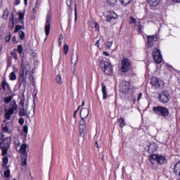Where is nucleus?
<instances>
[{
    "label": "nucleus",
    "mask_w": 180,
    "mask_h": 180,
    "mask_svg": "<svg viewBox=\"0 0 180 180\" xmlns=\"http://www.w3.org/2000/svg\"><path fill=\"white\" fill-rule=\"evenodd\" d=\"M11 136L6 137L4 134V132L0 133V148L1 150V155L3 158H8V157L5 156L8 154V150L11 148Z\"/></svg>",
    "instance_id": "obj_1"
},
{
    "label": "nucleus",
    "mask_w": 180,
    "mask_h": 180,
    "mask_svg": "<svg viewBox=\"0 0 180 180\" xmlns=\"http://www.w3.org/2000/svg\"><path fill=\"white\" fill-rule=\"evenodd\" d=\"M100 68L104 71L106 75H112L113 74V66L112 64L106 60V58H102L99 60Z\"/></svg>",
    "instance_id": "obj_2"
},
{
    "label": "nucleus",
    "mask_w": 180,
    "mask_h": 180,
    "mask_svg": "<svg viewBox=\"0 0 180 180\" xmlns=\"http://www.w3.org/2000/svg\"><path fill=\"white\" fill-rule=\"evenodd\" d=\"M154 115L156 116H159L160 117H162L163 119H166L169 116V110L165 106L158 105L153 108Z\"/></svg>",
    "instance_id": "obj_3"
},
{
    "label": "nucleus",
    "mask_w": 180,
    "mask_h": 180,
    "mask_svg": "<svg viewBox=\"0 0 180 180\" xmlns=\"http://www.w3.org/2000/svg\"><path fill=\"white\" fill-rule=\"evenodd\" d=\"M157 150H158V145L155 142H152L148 146V151L149 154H151L149 155V158H154V157L155 158H165L162 155L154 154V152Z\"/></svg>",
    "instance_id": "obj_4"
},
{
    "label": "nucleus",
    "mask_w": 180,
    "mask_h": 180,
    "mask_svg": "<svg viewBox=\"0 0 180 180\" xmlns=\"http://www.w3.org/2000/svg\"><path fill=\"white\" fill-rule=\"evenodd\" d=\"M18 109V104H16V101L13 100L11 106L8 108L4 109V119L6 120H11V116L15 113V110Z\"/></svg>",
    "instance_id": "obj_5"
},
{
    "label": "nucleus",
    "mask_w": 180,
    "mask_h": 180,
    "mask_svg": "<svg viewBox=\"0 0 180 180\" xmlns=\"http://www.w3.org/2000/svg\"><path fill=\"white\" fill-rule=\"evenodd\" d=\"M158 99L161 103H164L165 105L171 101V95L168 91L162 90L158 94Z\"/></svg>",
    "instance_id": "obj_6"
},
{
    "label": "nucleus",
    "mask_w": 180,
    "mask_h": 180,
    "mask_svg": "<svg viewBox=\"0 0 180 180\" xmlns=\"http://www.w3.org/2000/svg\"><path fill=\"white\" fill-rule=\"evenodd\" d=\"M130 68H131V61H130V59L127 58H122L121 61L120 72H127Z\"/></svg>",
    "instance_id": "obj_7"
},
{
    "label": "nucleus",
    "mask_w": 180,
    "mask_h": 180,
    "mask_svg": "<svg viewBox=\"0 0 180 180\" xmlns=\"http://www.w3.org/2000/svg\"><path fill=\"white\" fill-rule=\"evenodd\" d=\"M146 46L147 47H150L152 49V47H154L155 46V43L158 41V35L154 34V35H148L146 37Z\"/></svg>",
    "instance_id": "obj_8"
},
{
    "label": "nucleus",
    "mask_w": 180,
    "mask_h": 180,
    "mask_svg": "<svg viewBox=\"0 0 180 180\" xmlns=\"http://www.w3.org/2000/svg\"><path fill=\"white\" fill-rule=\"evenodd\" d=\"M153 58L156 64H160L162 61V55H161V51L157 48L153 49Z\"/></svg>",
    "instance_id": "obj_9"
},
{
    "label": "nucleus",
    "mask_w": 180,
    "mask_h": 180,
    "mask_svg": "<svg viewBox=\"0 0 180 180\" xmlns=\"http://www.w3.org/2000/svg\"><path fill=\"white\" fill-rule=\"evenodd\" d=\"M1 88L3 89L4 92H6V95H12L13 91H12V89H11V85L9 83L6 82V79H4L1 83Z\"/></svg>",
    "instance_id": "obj_10"
},
{
    "label": "nucleus",
    "mask_w": 180,
    "mask_h": 180,
    "mask_svg": "<svg viewBox=\"0 0 180 180\" xmlns=\"http://www.w3.org/2000/svg\"><path fill=\"white\" fill-rule=\"evenodd\" d=\"M79 136L84 139L85 131H86V122L85 121V118H81L79 121Z\"/></svg>",
    "instance_id": "obj_11"
},
{
    "label": "nucleus",
    "mask_w": 180,
    "mask_h": 180,
    "mask_svg": "<svg viewBox=\"0 0 180 180\" xmlns=\"http://www.w3.org/2000/svg\"><path fill=\"white\" fill-rule=\"evenodd\" d=\"M51 14H50V13H47L46 15V23H45V34L47 37V36H49V34H50V29H51Z\"/></svg>",
    "instance_id": "obj_12"
},
{
    "label": "nucleus",
    "mask_w": 180,
    "mask_h": 180,
    "mask_svg": "<svg viewBox=\"0 0 180 180\" xmlns=\"http://www.w3.org/2000/svg\"><path fill=\"white\" fill-rule=\"evenodd\" d=\"M146 2L152 11H155L162 4V0H146Z\"/></svg>",
    "instance_id": "obj_13"
},
{
    "label": "nucleus",
    "mask_w": 180,
    "mask_h": 180,
    "mask_svg": "<svg viewBox=\"0 0 180 180\" xmlns=\"http://www.w3.org/2000/svg\"><path fill=\"white\" fill-rule=\"evenodd\" d=\"M115 19H117V14L115 13V11H107L105 15V22H113Z\"/></svg>",
    "instance_id": "obj_14"
},
{
    "label": "nucleus",
    "mask_w": 180,
    "mask_h": 180,
    "mask_svg": "<svg viewBox=\"0 0 180 180\" xmlns=\"http://www.w3.org/2000/svg\"><path fill=\"white\" fill-rule=\"evenodd\" d=\"M120 89L123 94H126L129 89H130V83L127 81H122L120 84Z\"/></svg>",
    "instance_id": "obj_15"
},
{
    "label": "nucleus",
    "mask_w": 180,
    "mask_h": 180,
    "mask_svg": "<svg viewBox=\"0 0 180 180\" xmlns=\"http://www.w3.org/2000/svg\"><path fill=\"white\" fill-rule=\"evenodd\" d=\"M26 76H25V71H20L18 87L20 88L22 85L26 86Z\"/></svg>",
    "instance_id": "obj_16"
},
{
    "label": "nucleus",
    "mask_w": 180,
    "mask_h": 180,
    "mask_svg": "<svg viewBox=\"0 0 180 180\" xmlns=\"http://www.w3.org/2000/svg\"><path fill=\"white\" fill-rule=\"evenodd\" d=\"M15 14L13 12L10 13V18L8 20V29L9 30H13V27H15Z\"/></svg>",
    "instance_id": "obj_17"
},
{
    "label": "nucleus",
    "mask_w": 180,
    "mask_h": 180,
    "mask_svg": "<svg viewBox=\"0 0 180 180\" xmlns=\"http://www.w3.org/2000/svg\"><path fill=\"white\" fill-rule=\"evenodd\" d=\"M150 84L151 85H153V86H155V88L158 89V88H161V84H162V81L154 77H152Z\"/></svg>",
    "instance_id": "obj_18"
},
{
    "label": "nucleus",
    "mask_w": 180,
    "mask_h": 180,
    "mask_svg": "<svg viewBox=\"0 0 180 180\" xmlns=\"http://www.w3.org/2000/svg\"><path fill=\"white\" fill-rule=\"evenodd\" d=\"M150 162L154 165V164H165L167 162L166 158H150Z\"/></svg>",
    "instance_id": "obj_19"
},
{
    "label": "nucleus",
    "mask_w": 180,
    "mask_h": 180,
    "mask_svg": "<svg viewBox=\"0 0 180 180\" xmlns=\"http://www.w3.org/2000/svg\"><path fill=\"white\" fill-rule=\"evenodd\" d=\"M25 12L22 11H18V18H15L14 20H15V23H21V25H23L25 20Z\"/></svg>",
    "instance_id": "obj_20"
},
{
    "label": "nucleus",
    "mask_w": 180,
    "mask_h": 180,
    "mask_svg": "<svg viewBox=\"0 0 180 180\" xmlns=\"http://www.w3.org/2000/svg\"><path fill=\"white\" fill-rule=\"evenodd\" d=\"M89 116V109L86 108H83L80 110V117L83 119H86Z\"/></svg>",
    "instance_id": "obj_21"
},
{
    "label": "nucleus",
    "mask_w": 180,
    "mask_h": 180,
    "mask_svg": "<svg viewBox=\"0 0 180 180\" xmlns=\"http://www.w3.org/2000/svg\"><path fill=\"white\" fill-rule=\"evenodd\" d=\"M26 150H27V145L22 144L20 148V153H21L22 157L27 158V153H26Z\"/></svg>",
    "instance_id": "obj_22"
},
{
    "label": "nucleus",
    "mask_w": 180,
    "mask_h": 180,
    "mask_svg": "<svg viewBox=\"0 0 180 180\" xmlns=\"http://www.w3.org/2000/svg\"><path fill=\"white\" fill-rule=\"evenodd\" d=\"M91 26L93 29H95L96 32H99L101 30V26L96 20L92 21Z\"/></svg>",
    "instance_id": "obj_23"
},
{
    "label": "nucleus",
    "mask_w": 180,
    "mask_h": 180,
    "mask_svg": "<svg viewBox=\"0 0 180 180\" xmlns=\"http://www.w3.org/2000/svg\"><path fill=\"white\" fill-rule=\"evenodd\" d=\"M134 27L136 32H139V33H143V25H141V21H139L136 24H135Z\"/></svg>",
    "instance_id": "obj_24"
},
{
    "label": "nucleus",
    "mask_w": 180,
    "mask_h": 180,
    "mask_svg": "<svg viewBox=\"0 0 180 180\" xmlns=\"http://www.w3.org/2000/svg\"><path fill=\"white\" fill-rule=\"evenodd\" d=\"M102 93H103V99H106L108 98V93L106 92V85L105 83L101 84Z\"/></svg>",
    "instance_id": "obj_25"
},
{
    "label": "nucleus",
    "mask_w": 180,
    "mask_h": 180,
    "mask_svg": "<svg viewBox=\"0 0 180 180\" xmlns=\"http://www.w3.org/2000/svg\"><path fill=\"white\" fill-rule=\"evenodd\" d=\"M174 169L175 174H178V176H180V162L175 164Z\"/></svg>",
    "instance_id": "obj_26"
},
{
    "label": "nucleus",
    "mask_w": 180,
    "mask_h": 180,
    "mask_svg": "<svg viewBox=\"0 0 180 180\" xmlns=\"http://www.w3.org/2000/svg\"><path fill=\"white\" fill-rule=\"evenodd\" d=\"M8 16H9V10L8 9V8H6L3 12L2 19H4V20H8Z\"/></svg>",
    "instance_id": "obj_27"
},
{
    "label": "nucleus",
    "mask_w": 180,
    "mask_h": 180,
    "mask_svg": "<svg viewBox=\"0 0 180 180\" xmlns=\"http://www.w3.org/2000/svg\"><path fill=\"white\" fill-rule=\"evenodd\" d=\"M66 5L68 8V13H70V12H72V8H71V5H72V0H67L66 1Z\"/></svg>",
    "instance_id": "obj_28"
},
{
    "label": "nucleus",
    "mask_w": 180,
    "mask_h": 180,
    "mask_svg": "<svg viewBox=\"0 0 180 180\" xmlns=\"http://www.w3.org/2000/svg\"><path fill=\"white\" fill-rule=\"evenodd\" d=\"M118 124H119V127H121V129H123V127L126 126V122H124V118L120 117L118 120Z\"/></svg>",
    "instance_id": "obj_29"
},
{
    "label": "nucleus",
    "mask_w": 180,
    "mask_h": 180,
    "mask_svg": "<svg viewBox=\"0 0 180 180\" xmlns=\"http://www.w3.org/2000/svg\"><path fill=\"white\" fill-rule=\"evenodd\" d=\"M12 58H14L15 61H18V52L16 51V49H14L13 51L10 53Z\"/></svg>",
    "instance_id": "obj_30"
},
{
    "label": "nucleus",
    "mask_w": 180,
    "mask_h": 180,
    "mask_svg": "<svg viewBox=\"0 0 180 180\" xmlns=\"http://www.w3.org/2000/svg\"><path fill=\"white\" fill-rule=\"evenodd\" d=\"M14 95L10 94L8 96L4 97V101L5 103H10L12 102V99H13Z\"/></svg>",
    "instance_id": "obj_31"
},
{
    "label": "nucleus",
    "mask_w": 180,
    "mask_h": 180,
    "mask_svg": "<svg viewBox=\"0 0 180 180\" xmlns=\"http://www.w3.org/2000/svg\"><path fill=\"white\" fill-rule=\"evenodd\" d=\"M25 70H26V65H25V60L23 59V57H22L20 60V71H25Z\"/></svg>",
    "instance_id": "obj_32"
},
{
    "label": "nucleus",
    "mask_w": 180,
    "mask_h": 180,
    "mask_svg": "<svg viewBox=\"0 0 180 180\" xmlns=\"http://www.w3.org/2000/svg\"><path fill=\"white\" fill-rule=\"evenodd\" d=\"M26 115H27V111L25 109V107H22L18 112V116L22 117L26 116Z\"/></svg>",
    "instance_id": "obj_33"
},
{
    "label": "nucleus",
    "mask_w": 180,
    "mask_h": 180,
    "mask_svg": "<svg viewBox=\"0 0 180 180\" xmlns=\"http://www.w3.org/2000/svg\"><path fill=\"white\" fill-rule=\"evenodd\" d=\"M56 82H57L58 84V85H62L63 84V78L61 77V75L58 74L56 77Z\"/></svg>",
    "instance_id": "obj_34"
},
{
    "label": "nucleus",
    "mask_w": 180,
    "mask_h": 180,
    "mask_svg": "<svg viewBox=\"0 0 180 180\" xmlns=\"http://www.w3.org/2000/svg\"><path fill=\"white\" fill-rule=\"evenodd\" d=\"M131 1L133 0H119V2L121 4V5H123L124 6H127V5L131 4Z\"/></svg>",
    "instance_id": "obj_35"
},
{
    "label": "nucleus",
    "mask_w": 180,
    "mask_h": 180,
    "mask_svg": "<svg viewBox=\"0 0 180 180\" xmlns=\"http://www.w3.org/2000/svg\"><path fill=\"white\" fill-rule=\"evenodd\" d=\"M106 2L110 6H116L117 4V0H106Z\"/></svg>",
    "instance_id": "obj_36"
},
{
    "label": "nucleus",
    "mask_w": 180,
    "mask_h": 180,
    "mask_svg": "<svg viewBox=\"0 0 180 180\" xmlns=\"http://www.w3.org/2000/svg\"><path fill=\"white\" fill-rule=\"evenodd\" d=\"M1 128H2V131H4V133L11 134V131H9V127H8V124H6L4 127V124H2Z\"/></svg>",
    "instance_id": "obj_37"
},
{
    "label": "nucleus",
    "mask_w": 180,
    "mask_h": 180,
    "mask_svg": "<svg viewBox=\"0 0 180 180\" xmlns=\"http://www.w3.org/2000/svg\"><path fill=\"white\" fill-rule=\"evenodd\" d=\"M9 79L11 81H15L16 79V74H15V72H12L10 73Z\"/></svg>",
    "instance_id": "obj_38"
},
{
    "label": "nucleus",
    "mask_w": 180,
    "mask_h": 180,
    "mask_svg": "<svg viewBox=\"0 0 180 180\" xmlns=\"http://www.w3.org/2000/svg\"><path fill=\"white\" fill-rule=\"evenodd\" d=\"M16 52L18 53V54H22L23 53V46L18 45Z\"/></svg>",
    "instance_id": "obj_39"
},
{
    "label": "nucleus",
    "mask_w": 180,
    "mask_h": 180,
    "mask_svg": "<svg viewBox=\"0 0 180 180\" xmlns=\"http://www.w3.org/2000/svg\"><path fill=\"white\" fill-rule=\"evenodd\" d=\"M18 35H19V37H20V39L21 40H25V32H24L23 31L20 30V31L18 32Z\"/></svg>",
    "instance_id": "obj_40"
},
{
    "label": "nucleus",
    "mask_w": 180,
    "mask_h": 180,
    "mask_svg": "<svg viewBox=\"0 0 180 180\" xmlns=\"http://www.w3.org/2000/svg\"><path fill=\"white\" fill-rule=\"evenodd\" d=\"M68 50H70V47L68 46V44H65L63 46V51L65 56L68 54Z\"/></svg>",
    "instance_id": "obj_41"
},
{
    "label": "nucleus",
    "mask_w": 180,
    "mask_h": 180,
    "mask_svg": "<svg viewBox=\"0 0 180 180\" xmlns=\"http://www.w3.org/2000/svg\"><path fill=\"white\" fill-rule=\"evenodd\" d=\"M4 175L5 178H9V176H11V170L7 169L6 171H4Z\"/></svg>",
    "instance_id": "obj_42"
},
{
    "label": "nucleus",
    "mask_w": 180,
    "mask_h": 180,
    "mask_svg": "<svg viewBox=\"0 0 180 180\" xmlns=\"http://www.w3.org/2000/svg\"><path fill=\"white\" fill-rule=\"evenodd\" d=\"M5 41H6V43H9V41H11V32H8L6 34Z\"/></svg>",
    "instance_id": "obj_43"
},
{
    "label": "nucleus",
    "mask_w": 180,
    "mask_h": 180,
    "mask_svg": "<svg viewBox=\"0 0 180 180\" xmlns=\"http://www.w3.org/2000/svg\"><path fill=\"white\" fill-rule=\"evenodd\" d=\"M129 22L131 25H133L134 23H135V25H136L137 23V20L134 18H133V16H131L129 18Z\"/></svg>",
    "instance_id": "obj_44"
},
{
    "label": "nucleus",
    "mask_w": 180,
    "mask_h": 180,
    "mask_svg": "<svg viewBox=\"0 0 180 180\" xmlns=\"http://www.w3.org/2000/svg\"><path fill=\"white\" fill-rule=\"evenodd\" d=\"M21 29H22V25H15L14 33H18V32H19V30H20Z\"/></svg>",
    "instance_id": "obj_45"
},
{
    "label": "nucleus",
    "mask_w": 180,
    "mask_h": 180,
    "mask_svg": "<svg viewBox=\"0 0 180 180\" xmlns=\"http://www.w3.org/2000/svg\"><path fill=\"white\" fill-rule=\"evenodd\" d=\"M77 3L75 4V22H77Z\"/></svg>",
    "instance_id": "obj_46"
},
{
    "label": "nucleus",
    "mask_w": 180,
    "mask_h": 180,
    "mask_svg": "<svg viewBox=\"0 0 180 180\" xmlns=\"http://www.w3.org/2000/svg\"><path fill=\"white\" fill-rule=\"evenodd\" d=\"M11 64H12V56H8V60H7V67H11Z\"/></svg>",
    "instance_id": "obj_47"
},
{
    "label": "nucleus",
    "mask_w": 180,
    "mask_h": 180,
    "mask_svg": "<svg viewBox=\"0 0 180 180\" xmlns=\"http://www.w3.org/2000/svg\"><path fill=\"white\" fill-rule=\"evenodd\" d=\"M21 165H27V158H22L21 159Z\"/></svg>",
    "instance_id": "obj_48"
},
{
    "label": "nucleus",
    "mask_w": 180,
    "mask_h": 180,
    "mask_svg": "<svg viewBox=\"0 0 180 180\" xmlns=\"http://www.w3.org/2000/svg\"><path fill=\"white\" fill-rule=\"evenodd\" d=\"M20 106H22V108H25V99H20L19 102Z\"/></svg>",
    "instance_id": "obj_49"
},
{
    "label": "nucleus",
    "mask_w": 180,
    "mask_h": 180,
    "mask_svg": "<svg viewBox=\"0 0 180 180\" xmlns=\"http://www.w3.org/2000/svg\"><path fill=\"white\" fill-rule=\"evenodd\" d=\"M23 131L25 133V134H27V132L29 131V127H27V125H25L23 127Z\"/></svg>",
    "instance_id": "obj_50"
},
{
    "label": "nucleus",
    "mask_w": 180,
    "mask_h": 180,
    "mask_svg": "<svg viewBox=\"0 0 180 180\" xmlns=\"http://www.w3.org/2000/svg\"><path fill=\"white\" fill-rule=\"evenodd\" d=\"M18 123L21 124V126H23V124L25 123V119L23 117H20L18 120Z\"/></svg>",
    "instance_id": "obj_51"
},
{
    "label": "nucleus",
    "mask_w": 180,
    "mask_h": 180,
    "mask_svg": "<svg viewBox=\"0 0 180 180\" xmlns=\"http://www.w3.org/2000/svg\"><path fill=\"white\" fill-rule=\"evenodd\" d=\"M8 164V158H3V167H6V165Z\"/></svg>",
    "instance_id": "obj_52"
},
{
    "label": "nucleus",
    "mask_w": 180,
    "mask_h": 180,
    "mask_svg": "<svg viewBox=\"0 0 180 180\" xmlns=\"http://www.w3.org/2000/svg\"><path fill=\"white\" fill-rule=\"evenodd\" d=\"M112 44H113V41H108L106 43V46L108 47V49H110V47H112Z\"/></svg>",
    "instance_id": "obj_53"
},
{
    "label": "nucleus",
    "mask_w": 180,
    "mask_h": 180,
    "mask_svg": "<svg viewBox=\"0 0 180 180\" xmlns=\"http://www.w3.org/2000/svg\"><path fill=\"white\" fill-rule=\"evenodd\" d=\"M12 41H13V44H18V41L16 40V37H13L12 38Z\"/></svg>",
    "instance_id": "obj_54"
},
{
    "label": "nucleus",
    "mask_w": 180,
    "mask_h": 180,
    "mask_svg": "<svg viewBox=\"0 0 180 180\" xmlns=\"http://www.w3.org/2000/svg\"><path fill=\"white\" fill-rule=\"evenodd\" d=\"M14 143H15V146H19V139H18V138H15Z\"/></svg>",
    "instance_id": "obj_55"
},
{
    "label": "nucleus",
    "mask_w": 180,
    "mask_h": 180,
    "mask_svg": "<svg viewBox=\"0 0 180 180\" xmlns=\"http://www.w3.org/2000/svg\"><path fill=\"white\" fill-rule=\"evenodd\" d=\"M14 5L18 6V5H20V0H15Z\"/></svg>",
    "instance_id": "obj_56"
},
{
    "label": "nucleus",
    "mask_w": 180,
    "mask_h": 180,
    "mask_svg": "<svg viewBox=\"0 0 180 180\" xmlns=\"http://www.w3.org/2000/svg\"><path fill=\"white\" fill-rule=\"evenodd\" d=\"M141 96H143V93H139L138 94L137 101H140L141 99Z\"/></svg>",
    "instance_id": "obj_57"
},
{
    "label": "nucleus",
    "mask_w": 180,
    "mask_h": 180,
    "mask_svg": "<svg viewBox=\"0 0 180 180\" xmlns=\"http://www.w3.org/2000/svg\"><path fill=\"white\" fill-rule=\"evenodd\" d=\"M77 113H78V110H75L73 114L74 119H77Z\"/></svg>",
    "instance_id": "obj_58"
},
{
    "label": "nucleus",
    "mask_w": 180,
    "mask_h": 180,
    "mask_svg": "<svg viewBox=\"0 0 180 180\" xmlns=\"http://www.w3.org/2000/svg\"><path fill=\"white\" fill-rule=\"evenodd\" d=\"M2 113H4V108L0 105V116L2 115Z\"/></svg>",
    "instance_id": "obj_59"
},
{
    "label": "nucleus",
    "mask_w": 180,
    "mask_h": 180,
    "mask_svg": "<svg viewBox=\"0 0 180 180\" xmlns=\"http://www.w3.org/2000/svg\"><path fill=\"white\" fill-rule=\"evenodd\" d=\"M103 56H106L107 57H109V56H110V54H109V52L104 51L103 52Z\"/></svg>",
    "instance_id": "obj_60"
},
{
    "label": "nucleus",
    "mask_w": 180,
    "mask_h": 180,
    "mask_svg": "<svg viewBox=\"0 0 180 180\" xmlns=\"http://www.w3.org/2000/svg\"><path fill=\"white\" fill-rule=\"evenodd\" d=\"M95 46H96V47H98V48H99V40H97V41H96V44H95Z\"/></svg>",
    "instance_id": "obj_61"
},
{
    "label": "nucleus",
    "mask_w": 180,
    "mask_h": 180,
    "mask_svg": "<svg viewBox=\"0 0 180 180\" xmlns=\"http://www.w3.org/2000/svg\"><path fill=\"white\" fill-rule=\"evenodd\" d=\"M95 147H96V148H99V145L98 144L97 141H95Z\"/></svg>",
    "instance_id": "obj_62"
},
{
    "label": "nucleus",
    "mask_w": 180,
    "mask_h": 180,
    "mask_svg": "<svg viewBox=\"0 0 180 180\" xmlns=\"http://www.w3.org/2000/svg\"><path fill=\"white\" fill-rule=\"evenodd\" d=\"M71 13H72V12H69V13H68V15H69V22H71Z\"/></svg>",
    "instance_id": "obj_63"
},
{
    "label": "nucleus",
    "mask_w": 180,
    "mask_h": 180,
    "mask_svg": "<svg viewBox=\"0 0 180 180\" xmlns=\"http://www.w3.org/2000/svg\"><path fill=\"white\" fill-rule=\"evenodd\" d=\"M29 175L31 178V180H33V176H32V172H30V171L29 172Z\"/></svg>",
    "instance_id": "obj_64"
}]
</instances>
